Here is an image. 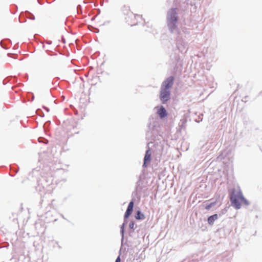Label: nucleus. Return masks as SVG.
<instances>
[{"instance_id":"nucleus-12","label":"nucleus","mask_w":262,"mask_h":262,"mask_svg":"<svg viewBox=\"0 0 262 262\" xmlns=\"http://www.w3.org/2000/svg\"><path fill=\"white\" fill-rule=\"evenodd\" d=\"M115 262H121V259L120 256H118L116 259Z\"/></svg>"},{"instance_id":"nucleus-11","label":"nucleus","mask_w":262,"mask_h":262,"mask_svg":"<svg viewBox=\"0 0 262 262\" xmlns=\"http://www.w3.org/2000/svg\"><path fill=\"white\" fill-rule=\"evenodd\" d=\"M215 203H216V202H212V203L209 204V205L206 206L205 209L206 210L210 209L213 206H214L215 204Z\"/></svg>"},{"instance_id":"nucleus-3","label":"nucleus","mask_w":262,"mask_h":262,"mask_svg":"<svg viewBox=\"0 0 262 262\" xmlns=\"http://www.w3.org/2000/svg\"><path fill=\"white\" fill-rule=\"evenodd\" d=\"M176 9H171L169 13L168 17V21L170 24H172L173 25H175L177 21L178 18L176 16Z\"/></svg>"},{"instance_id":"nucleus-2","label":"nucleus","mask_w":262,"mask_h":262,"mask_svg":"<svg viewBox=\"0 0 262 262\" xmlns=\"http://www.w3.org/2000/svg\"><path fill=\"white\" fill-rule=\"evenodd\" d=\"M230 201L232 206L238 209L241 208L242 203L248 205V202L244 198L241 191H233L230 196Z\"/></svg>"},{"instance_id":"nucleus-10","label":"nucleus","mask_w":262,"mask_h":262,"mask_svg":"<svg viewBox=\"0 0 262 262\" xmlns=\"http://www.w3.org/2000/svg\"><path fill=\"white\" fill-rule=\"evenodd\" d=\"M135 217L137 220H143L145 219V216L140 211H138Z\"/></svg>"},{"instance_id":"nucleus-5","label":"nucleus","mask_w":262,"mask_h":262,"mask_svg":"<svg viewBox=\"0 0 262 262\" xmlns=\"http://www.w3.org/2000/svg\"><path fill=\"white\" fill-rule=\"evenodd\" d=\"M173 77H169L165 80L163 83V89L168 90L170 88L173 84Z\"/></svg>"},{"instance_id":"nucleus-4","label":"nucleus","mask_w":262,"mask_h":262,"mask_svg":"<svg viewBox=\"0 0 262 262\" xmlns=\"http://www.w3.org/2000/svg\"><path fill=\"white\" fill-rule=\"evenodd\" d=\"M170 99V92L169 90L162 89L160 94V99L163 102L168 101Z\"/></svg>"},{"instance_id":"nucleus-13","label":"nucleus","mask_w":262,"mask_h":262,"mask_svg":"<svg viewBox=\"0 0 262 262\" xmlns=\"http://www.w3.org/2000/svg\"><path fill=\"white\" fill-rule=\"evenodd\" d=\"M134 226V224L133 223H131L129 224V227H130V228H132V229L133 228Z\"/></svg>"},{"instance_id":"nucleus-7","label":"nucleus","mask_w":262,"mask_h":262,"mask_svg":"<svg viewBox=\"0 0 262 262\" xmlns=\"http://www.w3.org/2000/svg\"><path fill=\"white\" fill-rule=\"evenodd\" d=\"M151 160V152L150 151V149H148L146 151L144 159V164L143 166L145 167L147 166V164Z\"/></svg>"},{"instance_id":"nucleus-8","label":"nucleus","mask_w":262,"mask_h":262,"mask_svg":"<svg viewBox=\"0 0 262 262\" xmlns=\"http://www.w3.org/2000/svg\"><path fill=\"white\" fill-rule=\"evenodd\" d=\"M217 218H218V216H217V214H214L213 215L209 216L207 220L208 223L211 225H213L214 223V222L215 220H216L217 219Z\"/></svg>"},{"instance_id":"nucleus-9","label":"nucleus","mask_w":262,"mask_h":262,"mask_svg":"<svg viewBox=\"0 0 262 262\" xmlns=\"http://www.w3.org/2000/svg\"><path fill=\"white\" fill-rule=\"evenodd\" d=\"M158 114L161 118L165 117L167 115L166 111L163 106L160 107V110L158 111Z\"/></svg>"},{"instance_id":"nucleus-6","label":"nucleus","mask_w":262,"mask_h":262,"mask_svg":"<svg viewBox=\"0 0 262 262\" xmlns=\"http://www.w3.org/2000/svg\"><path fill=\"white\" fill-rule=\"evenodd\" d=\"M134 204V203L133 201H131L129 203V205L128 206L127 210L124 214L125 219H127L132 214L133 210Z\"/></svg>"},{"instance_id":"nucleus-1","label":"nucleus","mask_w":262,"mask_h":262,"mask_svg":"<svg viewBox=\"0 0 262 262\" xmlns=\"http://www.w3.org/2000/svg\"><path fill=\"white\" fill-rule=\"evenodd\" d=\"M121 10L122 13L126 16L125 19L126 22L130 26L136 25L141 19V15L130 12L128 6L124 5L121 7Z\"/></svg>"},{"instance_id":"nucleus-14","label":"nucleus","mask_w":262,"mask_h":262,"mask_svg":"<svg viewBox=\"0 0 262 262\" xmlns=\"http://www.w3.org/2000/svg\"><path fill=\"white\" fill-rule=\"evenodd\" d=\"M51 184V183H50L49 184H47V185H46V186H49Z\"/></svg>"}]
</instances>
